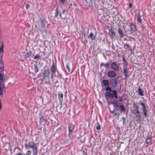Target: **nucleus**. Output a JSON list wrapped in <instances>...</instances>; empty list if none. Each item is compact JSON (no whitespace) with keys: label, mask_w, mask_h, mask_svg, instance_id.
<instances>
[{"label":"nucleus","mask_w":155,"mask_h":155,"mask_svg":"<svg viewBox=\"0 0 155 155\" xmlns=\"http://www.w3.org/2000/svg\"><path fill=\"white\" fill-rule=\"evenodd\" d=\"M105 89L106 91H109L105 93V95L106 97L109 98H113L114 97L116 99L117 98V92L116 90H113L112 91L111 88L109 86H107Z\"/></svg>","instance_id":"obj_1"},{"label":"nucleus","mask_w":155,"mask_h":155,"mask_svg":"<svg viewBox=\"0 0 155 155\" xmlns=\"http://www.w3.org/2000/svg\"><path fill=\"white\" fill-rule=\"evenodd\" d=\"M25 148H30L32 149L33 155H37L38 147L36 144L33 140L30 141L28 143L24 144Z\"/></svg>","instance_id":"obj_2"},{"label":"nucleus","mask_w":155,"mask_h":155,"mask_svg":"<svg viewBox=\"0 0 155 155\" xmlns=\"http://www.w3.org/2000/svg\"><path fill=\"white\" fill-rule=\"evenodd\" d=\"M40 23L38 25L39 29L41 32H44L45 27L47 22L45 19L41 18L40 19Z\"/></svg>","instance_id":"obj_3"},{"label":"nucleus","mask_w":155,"mask_h":155,"mask_svg":"<svg viewBox=\"0 0 155 155\" xmlns=\"http://www.w3.org/2000/svg\"><path fill=\"white\" fill-rule=\"evenodd\" d=\"M119 77V76L118 77H115V78H111L110 80V83L112 87L113 88H115L118 82L117 79Z\"/></svg>","instance_id":"obj_4"},{"label":"nucleus","mask_w":155,"mask_h":155,"mask_svg":"<svg viewBox=\"0 0 155 155\" xmlns=\"http://www.w3.org/2000/svg\"><path fill=\"white\" fill-rule=\"evenodd\" d=\"M140 104L142 106L141 110H142L143 112V113L144 116L147 117V110L146 108V107L144 104L141 101H140Z\"/></svg>","instance_id":"obj_5"},{"label":"nucleus","mask_w":155,"mask_h":155,"mask_svg":"<svg viewBox=\"0 0 155 155\" xmlns=\"http://www.w3.org/2000/svg\"><path fill=\"white\" fill-rule=\"evenodd\" d=\"M111 68L112 69L116 71H119L120 70L119 64H117L115 62H113L111 63Z\"/></svg>","instance_id":"obj_6"},{"label":"nucleus","mask_w":155,"mask_h":155,"mask_svg":"<svg viewBox=\"0 0 155 155\" xmlns=\"http://www.w3.org/2000/svg\"><path fill=\"white\" fill-rule=\"evenodd\" d=\"M116 75V73L115 71L113 70L109 71L107 73V76L110 78H113L115 77Z\"/></svg>","instance_id":"obj_7"},{"label":"nucleus","mask_w":155,"mask_h":155,"mask_svg":"<svg viewBox=\"0 0 155 155\" xmlns=\"http://www.w3.org/2000/svg\"><path fill=\"white\" fill-rule=\"evenodd\" d=\"M129 71L127 68V66H123V73L125 76V79L128 77Z\"/></svg>","instance_id":"obj_8"},{"label":"nucleus","mask_w":155,"mask_h":155,"mask_svg":"<svg viewBox=\"0 0 155 155\" xmlns=\"http://www.w3.org/2000/svg\"><path fill=\"white\" fill-rule=\"evenodd\" d=\"M112 28L109 31V35L110 38L113 40L115 37L116 33L114 31L112 30Z\"/></svg>","instance_id":"obj_9"},{"label":"nucleus","mask_w":155,"mask_h":155,"mask_svg":"<svg viewBox=\"0 0 155 155\" xmlns=\"http://www.w3.org/2000/svg\"><path fill=\"white\" fill-rule=\"evenodd\" d=\"M51 73H55L58 71L57 70V68L56 66L54 65V61H53L52 65L50 67Z\"/></svg>","instance_id":"obj_10"},{"label":"nucleus","mask_w":155,"mask_h":155,"mask_svg":"<svg viewBox=\"0 0 155 155\" xmlns=\"http://www.w3.org/2000/svg\"><path fill=\"white\" fill-rule=\"evenodd\" d=\"M50 73V71L48 69L45 70L42 75L43 79H45L46 77H47L49 75Z\"/></svg>","instance_id":"obj_11"},{"label":"nucleus","mask_w":155,"mask_h":155,"mask_svg":"<svg viewBox=\"0 0 155 155\" xmlns=\"http://www.w3.org/2000/svg\"><path fill=\"white\" fill-rule=\"evenodd\" d=\"M130 30L133 31H136L137 29L136 28V25L134 24L133 22L132 23H130Z\"/></svg>","instance_id":"obj_12"},{"label":"nucleus","mask_w":155,"mask_h":155,"mask_svg":"<svg viewBox=\"0 0 155 155\" xmlns=\"http://www.w3.org/2000/svg\"><path fill=\"white\" fill-rule=\"evenodd\" d=\"M58 98L60 103L61 104L63 101V94L61 92H58Z\"/></svg>","instance_id":"obj_13"},{"label":"nucleus","mask_w":155,"mask_h":155,"mask_svg":"<svg viewBox=\"0 0 155 155\" xmlns=\"http://www.w3.org/2000/svg\"><path fill=\"white\" fill-rule=\"evenodd\" d=\"M133 113L136 115L137 117L140 118L141 117L140 113L139 110H133Z\"/></svg>","instance_id":"obj_14"},{"label":"nucleus","mask_w":155,"mask_h":155,"mask_svg":"<svg viewBox=\"0 0 155 155\" xmlns=\"http://www.w3.org/2000/svg\"><path fill=\"white\" fill-rule=\"evenodd\" d=\"M124 48L126 50L128 49L130 51L131 50V47L128 44L125 43L123 45Z\"/></svg>","instance_id":"obj_15"},{"label":"nucleus","mask_w":155,"mask_h":155,"mask_svg":"<svg viewBox=\"0 0 155 155\" xmlns=\"http://www.w3.org/2000/svg\"><path fill=\"white\" fill-rule=\"evenodd\" d=\"M102 82L105 87H106L107 86H109V81L107 80L103 79L102 81Z\"/></svg>","instance_id":"obj_16"},{"label":"nucleus","mask_w":155,"mask_h":155,"mask_svg":"<svg viewBox=\"0 0 155 155\" xmlns=\"http://www.w3.org/2000/svg\"><path fill=\"white\" fill-rule=\"evenodd\" d=\"M74 128V126L72 124L69 125L68 126V134H70L71 131L73 130Z\"/></svg>","instance_id":"obj_17"},{"label":"nucleus","mask_w":155,"mask_h":155,"mask_svg":"<svg viewBox=\"0 0 155 155\" xmlns=\"http://www.w3.org/2000/svg\"><path fill=\"white\" fill-rule=\"evenodd\" d=\"M137 22L138 24H140L141 23V19H140V12H139L137 13Z\"/></svg>","instance_id":"obj_18"},{"label":"nucleus","mask_w":155,"mask_h":155,"mask_svg":"<svg viewBox=\"0 0 155 155\" xmlns=\"http://www.w3.org/2000/svg\"><path fill=\"white\" fill-rule=\"evenodd\" d=\"M152 140V138L151 137H150V136L147 137V139H146V143L147 144H149L151 143Z\"/></svg>","instance_id":"obj_19"},{"label":"nucleus","mask_w":155,"mask_h":155,"mask_svg":"<svg viewBox=\"0 0 155 155\" xmlns=\"http://www.w3.org/2000/svg\"><path fill=\"white\" fill-rule=\"evenodd\" d=\"M118 32L119 34L120 37L122 38L124 37V35L122 32V30L120 28H119L118 30Z\"/></svg>","instance_id":"obj_20"},{"label":"nucleus","mask_w":155,"mask_h":155,"mask_svg":"<svg viewBox=\"0 0 155 155\" xmlns=\"http://www.w3.org/2000/svg\"><path fill=\"white\" fill-rule=\"evenodd\" d=\"M89 38H90L92 40H94L95 39V36L93 35L92 32H91L89 36Z\"/></svg>","instance_id":"obj_21"},{"label":"nucleus","mask_w":155,"mask_h":155,"mask_svg":"<svg viewBox=\"0 0 155 155\" xmlns=\"http://www.w3.org/2000/svg\"><path fill=\"white\" fill-rule=\"evenodd\" d=\"M4 87V84H3L0 86V95H2L3 93V89Z\"/></svg>","instance_id":"obj_22"},{"label":"nucleus","mask_w":155,"mask_h":155,"mask_svg":"<svg viewBox=\"0 0 155 155\" xmlns=\"http://www.w3.org/2000/svg\"><path fill=\"white\" fill-rule=\"evenodd\" d=\"M117 107H120V111H125L124 107L122 105L117 106Z\"/></svg>","instance_id":"obj_23"},{"label":"nucleus","mask_w":155,"mask_h":155,"mask_svg":"<svg viewBox=\"0 0 155 155\" xmlns=\"http://www.w3.org/2000/svg\"><path fill=\"white\" fill-rule=\"evenodd\" d=\"M138 92V94L141 96H143L144 94L142 92V90L141 89V88L139 87L137 90Z\"/></svg>","instance_id":"obj_24"},{"label":"nucleus","mask_w":155,"mask_h":155,"mask_svg":"<svg viewBox=\"0 0 155 155\" xmlns=\"http://www.w3.org/2000/svg\"><path fill=\"white\" fill-rule=\"evenodd\" d=\"M54 11H55V12H54L55 15H54V18H56L58 16V7H57L55 8Z\"/></svg>","instance_id":"obj_25"},{"label":"nucleus","mask_w":155,"mask_h":155,"mask_svg":"<svg viewBox=\"0 0 155 155\" xmlns=\"http://www.w3.org/2000/svg\"><path fill=\"white\" fill-rule=\"evenodd\" d=\"M133 107L134 109L133 110H139V107L138 105L136 104L134 102L133 103Z\"/></svg>","instance_id":"obj_26"},{"label":"nucleus","mask_w":155,"mask_h":155,"mask_svg":"<svg viewBox=\"0 0 155 155\" xmlns=\"http://www.w3.org/2000/svg\"><path fill=\"white\" fill-rule=\"evenodd\" d=\"M85 2L90 6H93L92 0H85Z\"/></svg>","instance_id":"obj_27"},{"label":"nucleus","mask_w":155,"mask_h":155,"mask_svg":"<svg viewBox=\"0 0 155 155\" xmlns=\"http://www.w3.org/2000/svg\"><path fill=\"white\" fill-rule=\"evenodd\" d=\"M34 71L35 73H37L39 71V70L37 64H34Z\"/></svg>","instance_id":"obj_28"},{"label":"nucleus","mask_w":155,"mask_h":155,"mask_svg":"<svg viewBox=\"0 0 155 155\" xmlns=\"http://www.w3.org/2000/svg\"><path fill=\"white\" fill-rule=\"evenodd\" d=\"M31 54V51H29L27 52L25 55V56L26 58H28L30 57Z\"/></svg>","instance_id":"obj_29"},{"label":"nucleus","mask_w":155,"mask_h":155,"mask_svg":"<svg viewBox=\"0 0 155 155\" xmlns=\"http://www.w3.org/2000/svg\"><path fill=\"white\" fill-rule=\"evenodd\" d=\"M123 61V62L124 65V66H127L128 65V62L127 61L126 59L124 58V56L122 57Z\"/></svg>","instance_id":"obj_30"},{"label":"nucleus","mask_w":155,"mask_h":155,"mask_svg":"<svg viewBox=\"0 0 155 155\" xmlns=\"http://www.w3.org/2000/svg\"><path fill=\"white\" fill-rule=\"evenodd\" d=\"M112 104H113L114 107H117V106L119 105L117 104L116 101L113 102Z\"/></svg>","instance_id":"obj_31"},{"label":"nucleus","mask_w":155,"mask_h":155,"mask_svg":"<svg viewBox=\"0 0 155 155\" xmlns=\"http://www.w3.org/2000/svg\"><path fill=\"white\" fill-rule=\"evenodd\" d=\"M31 153V151L30 150H28L24 155H30Z\"/></svg>","instance_id":"obj_32"},{"label":"nucleus","mask_w":155,"mask_h":155,"mask_svg":"<svg viewBox=\"0 0 155 155\" xmlns=\"http://www.w3.org/2000/svg\"><path fill=\"white\" fill-rule=\"evenodd\" d=\"M40 56L38 54H36L34 57V59H39L40 58Z\"/></svg>","instance_id":"obj_33"},{"label":"nucleus","mask_w":155,"mask_h":155,"mask_svg":"<svg viewBox=\"0 0 155 155\" xmlns=\"http://www.w3.org/2000/svg\"><path fill=\"white\" fill-rule=\"evenodd\" d=\"M0 81L1 82L3 81V78L1 73L0 72Z\"/></svg>","instance_id":"obj_34"},{"label":"nucleus","mask_w":155,"mask_h":155,"mask_svg":"<svg viewBox=\"0 0 155 155\" xmlns=\"http://www.w3.org/2000/svg\"><path fill=\"white\" fill-rule=\"evenodd\" d=\"M66 68L70 72V68L69 66V64L68 63L66 65Z\"/></svg>","instance_id":"obj_35"},{"label":"nucleus","mask_w":155,"mask_h":155,"mask_svg":"<svg viewBox=\"0 0 155 155\" xmlns=\"http://www.w3.org/2000/svg\"><path fill=\"white\" fill-rule=\"evenodd\" d=\"M40 121L41 122H44V118L43 117H41L40 118Z\"/></svg>","instance_id":"obj_36"},{"label":"nucleus","mask_w":155,"mask_h":155,"mask_svg":"<svg viewBox=\"0 0 155 155\" xmlns=\"http://www.w3.org/2000/svg\"><path fill=\"white\" fill-rule=\"evenodd\" d=\"M122 120L123 121V124L124 125L126 124V120L123 117L122 118Z\"/></svg>","instance_id":"obj_37"},{"label":"nucleus","mask_w":155,"mask_h":155,"mask_svg":"<svg viewBox=\"0 0 155 155\" xmlns=\"http://www.w3.org/2000/svg\"><path fill=\"white\" fill-rule=\"evenodd\" d=\"M96 129L97 130H100V125H97L96 126Z\"/></svg>","instance_id":"obj_38"},{"label":"nucleus","mask_w":155,"mask_h":155,"mask_svg":"<svg viewBox=\"0 0 155 155\" xmlns=\"http://www.w3.org/2000/svg\"><path fill=\"white\" fill-rule=\"evenodd\" d=\"M104 66H106V67H107L108 66L109 63L108 62H106V63L104 64Z\"/></svg>","instance_id":"obj_39"},{"label":"nucleus","mask_w":155,"mask_h":155,"mask_svg":"<svg viewBox=\"0 0 155 155\" xmlns=\"http://www.w3.org/2000/svg\"><path fill=\"white\" fill-rule=\"evenodd\" d=\"M30 6V5L29 4H27L26 5V9H28Z\"/></svg>","instance_id":"obj_40"},{"label":"nucleus","mask_w":155,"mask_h":155,"mask_svg":"<svg viewBox=\"0 0 155 155\" xmlns=\"http://www.w3.org/2000/svg\"><path fill=\"white\" fill-rule=\"evenodd\" d=\"M60 2L62 3V4H64V2L65 0H60Z\"/></svg>","instance_id":"obj_41"},{"label":"nucleus","mask_w":155,"mask_h":155,"mask_svg":"<svg viewBox=\"0 0 155 155\" xmlns=\"http://www.w3.org/2000/svg\"><path fill=\"white\" fill-rule=\"evenodd\" d=\"M54 73H51V78L52 79L53 78L54 74Z\"/></svg>","instance_id":"obj_42"},{"label":"nucleus","mask_w":155,"mask_h":155,"mask_svg":"<svg viewBox=\"0 0 155 155\" xmlns=\"http://www.w3.org/2000/svg\"><path fill=\"white\" fill-rule=\"evenodd\" d=\"M132 4L131 3H130L129 5V6L130 8H131L132 7Z\"/></svg>","instance_id":"obj_43"},{"label":"nucleus","mask_w":155,"mask_h":155,"mask_svg":"<svg viewBox=\"0 0 155 155\" xmlns=\"http://www.w3.org/2000/svg\"><path fill=\"white\" fill-rule=\"evenodd\" d=\"M15 155H22L20 153H16L15 154Z\"/></svg>","instance_id":"obj_44"},{"label":"nucleus","mask_w":155,"mask_h":155,"mask_svg":"<svg viewBox=\"0 0 155 155\" xmlns=\"http://www.w3.org/2000/svg\"><path fill=\"white\" fill-rule=\"evenodd\" d=\"M84 42H85L86 43H87V41L86 39H85L84 40Z\"/></svg>","instance_id":"obj_45"},{"label":"nucleus","mask_w":155,"mask_h":155,"mask_svg":"<svg viewBox=\"0 0 155 155\" xmlns=\"http://www.w3.org/2000/svg\"><path fill=\"white\" fill-rule=\"evenodd\" d=\"M0 63H1V64H2L3 62L2 61V60H1L0 61Z\"/></svg>","instance_id":"obj_46"},{"label":"nucleus","mask_w":155,"mask_h":155,"mask_svg":"<svg viewBox=\"0 0 155 155\" xmlns=\"http://www.w3.org/2000/svg\"><path fill=\"white\" fill-rule=\"evenodd\" d=\"M64 10H63V11H62V13L64 14Z\"/></svg>","instance_id":"obj_47"},{"label":"nucleus","mask_w":155,"mask_h":155,"mask_svg":"<svg viewBox=\"0 0 155 155\" xmlns=\"http://www.w3.org/2000/svg\"><path fill=\"white\" fill-rule=\"evenodd\" d=\"M114 114L115 115H118V114L116 113H115Z\"/></svg>","instance_id":"obj_48"},{"label":"nucleus","mask_w":155,"mask_h":155,"mask_svg":"<svg viewBox=\"0 0 155 155\" xmlns=\"http://www.w3.org/2000/svg\"><path fill=\"white\" fill-rule=\"evenodd\" d=\"M2 84H1V83L0 82V86H1V85Z\"/></svg>","instance_id":"obj_49"},{"label":"nucleus","mask_w":155,"mask_h":155,"mask_svg":"<svg viewBox=\"0 0 155 155\" xmlns=\"http://www.w3.org/2000/svg\"><path fill=\"white\" fill-rule=\"evenodd\" d=\"M1 67V69H2V68H3V67L2 68V67Z\"/></svg>","instance_id":"obj_50"}]
</instances>
